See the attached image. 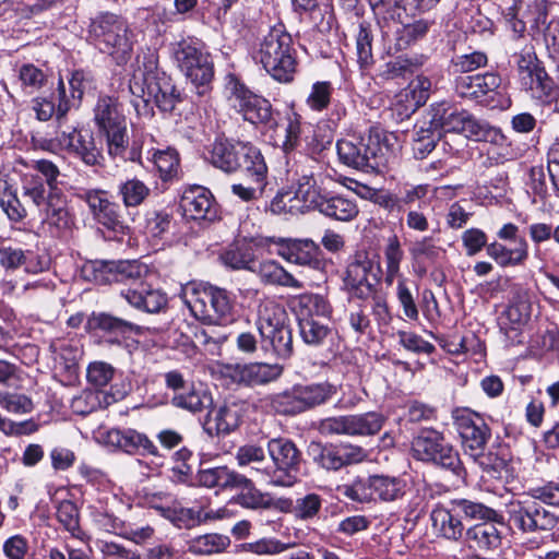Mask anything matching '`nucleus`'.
Here are the masks:
<instances>
[{
  "mask_svg": "<svg viewBox=\"0 0 559 559\" xmlns=\"http://www.w3.org/2000/svg\"><path fill=\"white\" fill-rule=\"evenodd\" d=\"M88 39L102 52L114 58L117 64L126 63L133 44L128 22L111 12H100L91 19Z\"/></svg>",
  "mask_w": 559,
  "mask_h": 559,
  "instance_id": "39448f33",
  "label": "nucleus"
},
{
  "mask_svg": "<svg viewBox=\"0 0 559 559\" xmlns=\"http://www.w3.org/2000/svg\"><path fill=\"white\" fill-rule=\"evenodd\" d=\"M466 535L479 549H496L501 543L500 532L492 522L479 523L468 528Z\"/></svg>",
  "mask_w": 559,
  "mask_h": 559,
  "instance_id": "09e8293b",
  "label": "nucleus"
},
{
  "mask_svg": "<svg viewBox=\"0 0 559 559\" xmlns=\"http://www.w3.org/2000/svg\"><path fill=\"white\" fill-rule=\"evenodd\" d=\"M266 129L274 132L273 141L276 146L285 153L293 152L300 143L301 117L289 110L282 119L276 116V124L267 126Z\"/></svg>",
  "mask_w": 559,
  "mask_h": 559,
  "instance_id": "393cba45",
  "label": "nucleus"
},
{
  "mask_svg": "<svg viewBox=\"0 0 559 559\" xmlns=\"http://www.w3.org/2000/svg\"><path fill=\"white\" fill-rule=\"evenodd\" d=\"M288 318L285 308L278 302L265 299L258 308L257 325L259 333H270L272 329L287 324Z\"/></svg>",
  "mask_w": 559,
  "mask_h": 559,
  "instance_id": "79ce46f5",
  "label": "nucleus"
},
{
  "mask_svg": "<svg viewBox=\"0 0 559 559\" xmlns=\"http://www.w3.org/2000/svg\"><path fill=\"white\" fill-rule=\"evenodd\" d=\"M430 92L431 81L427 76L417 75L396 95V103L401 106L400 115L409 117L426 104Z\"/></svg>",
  "mask_w": 559,
  "mask_h": 559,
  "instance_id": "a878e982",
  "label": "nucleus"
},
{
  "mask_svg": "<svg viewBox=\"0 0 559 559\" xmlns=\"http://www.w3.org/2000/svg\"><path fill=\"white\" fill-rule=\"evenodd\" d=\"M258 275L264 284L301 289L302 283L288 273L275 260H265L259 264Z\"/></svg>",
  "mask_w": 559,
  "mask_h": 559,
  "instance_id": "37998d69",
  "label": "nucleus"
},
{
  "mask_svg": "<svg viewBox=\"0 0 559 559\" xmlns=\"http://www.w3.org/2000/svg\"><path fill=\"white\" fill-rule=\"evenodd\" d=\"M198 481L206 488L234 489L250 485V478L226 466L201 469Z\"/></svg>",
  "mask_w": 559,
  "mask_h": 559,
  "instance_id": "7c9ffc66",
  "label": "nucleus"
},
{
  "mask_svg": "<svg viewBox=\"0 0 559 559\" xmlns=\"http://www.w3.org/2000/svg\"><path fill=\"white\" fill-rule=\"evenodd\" d=\"M382 415L376 412L329 417L320 423L323 435L372 436L383 426Z\"/></svg>",
  "mask_w": 559,
  "mask_h": 559,
  "instance_id": "4468645a",
  "label": "nucleus"
},
{
  "mask_svg": "<svg viewBox=\"0 0 559 559\" xmlns=\"http://www.w3.org/2000/svg\"><path fill=\"white\" fill-rule=\"evenodd\" d=\"M56 141L61 148L80 158L85 165L103 166L105 158L102 148L96 145L91 132L69 128L57 131Z\"/></svg>",
  "mask_w": 559,
  "mask_h": 559,
  "instance_id": "f3484780",
  "label": "nucleus"
},
{
  "mask_svg": "<svg viewBox=\"0 0 559 559\" xmlns=\"http://www.w3.org/2000/svg\"><path fill=\"white\" fill-rule=\"evenodd\" d=\"M160 74H166L158 69V56L156 51L142 50L135 58L133 74L129 82V91L133 97H143L144 87L156 81Z\"/></svg>",
  "mask_w": 559,
  "mask_h": 559,
  "instance_id": "412c9836",
  "label": "nucleus"
},
{
  "mask_svg": "<svg viewBox=\"0 0 559 559\" xmlns=\"http://www.w3.org/2000/svg\"><path fill=\"white\" fill-rule=\"evenodd\" d=\"M267 452L272 460L275 486H293L297 481L301 461V453L295 443L285 438H274L267 442Z\"/></svg>",
  "mask_w": 559,
  "mask_h": 559,
  "instance_id": "9b49d317",
  "label": "nucleus"
},
{
  "mask_svg": "<svg viewBox=\"0 0 559 559\" xmlns=\"http://www.w3.org/2000/svg\"><path fill=\"white\" fill-rule=\"evenodd\" d=\"M514 248L493 241L487 246V255L491 258L500 267H514L525 263L528 258V243L524 238H520Z\"/></svg>",
  "mask_w": 559,
  "mask_h": 559,
  "instance_id": "c9c22d12",
  "label": "nucleus"
},
{
  "mask_svg": "<svg viewBox=\"0 0 559 559\" xmlns=\"http://www.w3.org/2000/svg\"><path fill=\"white\" fill-rule=\"evenodd\" d=\"M255 241L260 247L275 245V253L290 263L308 266H317L320 263V247L311 239L260 237Z\"/></svg>",
  "mask_w": 559,
  "mask_h": 559,
  "instance_id": "dca6fc26",
  "label": "nucleus"
},
{
  "mask_svg": "<svg viewBox=\"0 0 559 559\" xmlns=\"http://www.w3.org/2000/svg\"><path fill=\"white\" fill-rule=\"evenodd\" d=\"M532 307L528 300L519 298L512 301L499 317V326L508 337L511 332L521 330L531 318Z\"/></svg>",
  "mask_w": 559,
  "mask_h": 559,
  "instance_id": "e433bc0d",
  "label": "nucleus"
},
{
  "mask_svg": "<svg viewBox=\"0 0 559 559\" xmlns=\"http://www.w3.org/2000/svg\"><path fill=\"white\" fill-rule=\"evenodd\" d=\"M246 142L216 139L211 146L210 162L217 168L234 173L239 169V158Z\"/></svg>",
  "mask_w": 559,
  "mask_h": 559,
  "instance_id": "2f4dec72",
  "label": "nucleus"
},
{
  "mask_svg": "<svg viewBox=\"0 0 559 559\" xmlns=\"http://www.w3.org/2000/svg\"><path fill=\"white\" fill-rule=\"evenodd\" d=\"M173 58L189 80L199 96L206 95L212 88L214 67L211 56L203 51L192 40H181L174 44Z\"/></svg>",
  "mask_w": 559,
  "mask_h": 559,
  "instance_id": "0eeeda50",
  "label": "nucleus"
},
{
  "mask_svg": "<svg viewBox=\"0 0 559 559\" xmlns=\"http://www.w3.org/2000/svg\"><path fill=\"white\" fill-rule=\"evenodd\" d=\"M180 297L194 318L205 324L226 325L234 319L233 300L223 288L192 282L182 286Z\"/></svg>",
  "mask_w": 559,
  "mask_h": 559,
  "instance_id": "20e7f679",
  "label": "nucleus"
},
{
  "mask_svg": "<svg viewBox=\"0 0 559 559\" xmlns=\"http://www.w3.org/2000/svg\"><path fill=\"white\" fill-rule=\"evenodd\" d=\"M454 510L453 501L448 506H437L431 511V521L435 531L450 540H457L462 537L464 525L460 519L459 511Z\"/></svg>",
  "mask_w": 559,
  "mask_h": 559,
  "instance_id": "c756f323",
  "label": "nucleus"
},
{
  "mask_svg": "<svg viewBox=\"0 0 559 559\" xmlns=\"http://www.w3.org/2000/svg\"><path fill=\"white\" fill-rule=\"evenodd\" d=\"M442 252V248L437 246L431 237L416 240L409 249V253L415 261L425 259L435 262Z\"/></svg>",
  "mask_w": 559,
  "mask_h": 559,
  "instance_id": "338daca9",
  "label": "nucleus"
},
{
  "mask_svg": "<svg viewBox=\"0 0 559 559\" xmlns=\"http://www.w3.org/2000/svg\"><path fill=\"white\" fill-rule=\"evenodd\" d=\"M117 194L127 209L138 207L150 197L151 189L144 181L132 177L117 186Z\"/></svg>",
  "mask_w": 559,
  "mask_h": 559,
  "instance_id": "49530a36",
  "label": "nucleus"
},
{
  "mask_svg": "<svg viewBox=\"0 0 559 559\" xmlns=\"http://www.w3.org/2000/svg\"><path fill=\"white\" fill-rule=\"evenodd\" d=\"M259 238L247 241L245 238L236 240L229 245L221 254L222 262L231 269H251V263L254 261V254L251 243L257 245Z\"/></svg>",
  "mask_w": 559,
  "mask_h": 559,
  "instance_id": "a19ab883",
  "label": "nucleus"
},
{
  "mask_svg": "<svg viewBox=\"0 0 559 559\" xmlns=\"http://www.w3.org/2000/svg\"><path fill=\"white\" fill-rule=\"evenodd\" d=\"M230 102L245 120L253 124H262L265 128L276 124L278 112L273 111L271 103L251 92L242 83L235 82L233 84Z\"/></svg>",
  "mask_w": 559,
  "mask_h": 559,
  "instance_id": "f8f14e48",
  "label": "nucleus"
},
{
  "mask_svg": "<svg viewBox=\"0 0 559 559\" xmlns=\"http://www.w3.org/2000/svg\"><path fill=\"white\" fill-rule=\"evenodd\" d=\"M103 442L127 453L157 454L154 443L134 429H109L100 435Z\"/></svg>",
  "mask_w": 559,
  "mask_h": 559,
  "instance_id": "aec40b11",
  "label": "nucleus"
},
{
  "mask_svg": "<svg viewBox=\"0 0 559 559\" xmlns=\"http://www.w3.org/2000/svg\"><path fill=\"white\" fill-rule=\"evenodd\" d=\"M487 55L483 51H473L455 57L452 60L454 72L467 73L483 68L487 64Z\"/></svg>",
  "mask_w": 559,
  "mask_h": 559,
  "instance_id": "774afa93",
  "label": "nucleus"
},
{
  "mask_svg": "<svg viewBox=\"0 0 559 559\" xmlns=\"http://www.w3.org/2000/svg\"><path fill=\"white\" fill-rule=\"evenodd\" d=\"M452 419L466 454L485 450L491 430L479 413L468 407H457L452 411Z\"/></svg>",
  "mask_w": 559,
  "mask_h": 559,
  "instance_id": "ddd939ff",
  "label": "nucleus"
},
{
  "mask_svg": "<svg viewBox=\"0 0 559 559\" xmlns=\"http://www.w3.org/2000/svg\"><path fill=\"white\" fill-rule=\"evenodd\" d=\"M532 499L514 500L507 509L508 522L512 530L521 533L551 531L558 518L542 507L536 500L546 504L559 507V484L548 483L530 490Z\"/></svg>",
  "mask_w": 559,
  "mask_h": 559,
  "instance_id": "f03ea898",
  "label": "nucleus"
},
{
  "mask_svg": "<svg viewBox=\"0 0 559 559\" xmlns=\"http://www.w3.org/2000/svg\"><path fill=\"white\" fill-rule=\"evenodd\" d=\"M282 371V367L276 364H236L226 366L225 376L236 383L253 386L276 380Z\"/></svg>",
  "mask_w": 559,
  "mask_h": 559,
  "instance_id": "a211bd4d",
  "label": "nucleus"
},
{
  "mask_svg": "<svg viewBox=\"0 0 559 559\" xmlns=\"http://www.w3.org/2000/svg\"><path fill=\"white\" fill-rule=\"evenodd\" d=\"M238 163L239 169L245 171L246 176L262 191L266 185L267 166L261 151L246 142Z\"/></svg>",
  "mask_w": 559,
  "mask_h": 559,
  "instance_id": "f704fd0d",
  "label": "nucleus"
},
{
  "mask_svg": "<svg viewBox=\"0 0 559 559\" xmlns=\"http://www.w3.org/2000/svg\"><path fill=\"white\" fill-rule=\"evenodd\" d=\"M152 160L162 180H168L176 176L179 168V157L174 148L154 152Z\"/></svg>",
  "mask_w": 559,
  "mask_h": 559,
  "instance_id": "13d9d810",
  "label": "nucleus"
},
{
  "mask_svg": "<svg viewBox=\"0 0 559 559\" xmlns=\"http://www.w3.org/2000/svg\"><path fill=\"white\" fill-rule=\"evenodd\" d=\"M87 326L91 330H99L109 334H124L136 328L130 321L105 312L93 313L87 320Z\"/></svg>",
  "mask_w": 559,
  "mask_h": 559,
  "instance_id": "de8ad7c7",
  "label": "nucleus"
},
{
  "mask_svg": "<svg viewBox=\"0 0 559 559\" xmlns=\"http://www.w3.org/2000/svg\"><path fill=\"white\" fill-rule=\"evenodd\" d=\"M318 211L335 221L349 222L358 215L355 200L344 195H324Z\"/></svg>",
  "mask_w": 559,
  "mask_h": 559,
  "instance_id": "ea45409f",
  "label": "nucleus"
},
{
  "mask_svg": "<svg viewBox=\"0 0 559 559\" xmlns=\"http://www.w3.org/2000/svg\"><path fill=\"white\" fill-rule=\"evenodd\" d=\"M296 313L299 335L311 346L321 345L330 334V328L323 322L331 313L329 302L320 295L302 294L292 299Z\"/></svg>",
  "mask_w": 559,
  "mask_h": 559,
  "instance_id": "423d86ee",
  "label": "nucleus"
},
{
  "mask_svg": "<svg viewBox=\"0 0 559 559\" xmlns=\"http://www.w3.org/2000/svg\"><path fill=\"white\" fill-rule=\"evenodd\" d=\"M478 119L465 110H455L449 122L445 123L444 132L462 133L472 139Z\"/></svg>",
  "mask_w": 559,
  "mask_h": 559,
  "instance_id": "0e129e2a",
  "label": "nucleus"
},
{
  "mask_svg": "<svg viewBox=\"0 0 559 559\" xmlns=\"http://www.w3.org/2000/svg\"><path fill=\"white\" fill-rule=\"evenodd\" d=\"M345 498L356 502H370L374 500L373 476L358 478L352 484H345L337 488Z\"/></svg>",
  "mask_w": 559,
  "mask_h": 559,
  "instance_id": "5fc2aeb1",
  "label": "nucleus"
},
{
  "mask_svg": "<svg viewBox=\"0 0 559 559\" xmlns=\"http://www.w3.org/2000/svg\"><path fill=\"white\" fill-rule=\"evenodd\" d=\"M333 87L330 82H316L306 99L308 107L316 111H322L330 105Z\"/></svg>",
  "mask_w": 559,
  "mask_h": 559,
  "instance_id": "e2e57ef3",
  "label": "nucleus"
},
{
  "mask_svg": "<svg viewBox=\"0 0 559 559\" xmlns=\"http://www.w3.org/2000/svg\"><path fill=\"white\" fill-rule=\"evenodd\" d=\"M106 136L107 153L112 158L122 160L141 162V146L136 141L129 150V138L127 133V123L116 128L103 131Z\"/></svg>",
  "mask_w": 559,
  "mask_h": 559,
  "instance_id": "cd10ccee",
  "label": "nucleus"
},
{
  "mask_svg": "<svg viewBox=\"0 0 559 559\" xmlns=\"http://www.w3.org/2000/svg\"><path fill=\"white\" fill-rule=\"evenodd\" d=\"M116 369L108 362L95 360L86 368L87 382L95 388L108 385L114 379Z\"/></svg>",
  "mask_w": 559,
  "mask_h": 559,
  "instance_id": "052dcab7",
  "label": "nucleus"
},
{
  "mask_svg": "<svg viewBox=\"0 0 559 559\" xmlns=\"http://www.w3.org/2000/svg\"><path fill=\"white\" fill-rule=\"evenodd\" d=\"M229 543L227 536L210 533L190 539L188 550L194 555H211L223 551Z\"/></svg>",
  "mask_w": 559,
  "mask_h": 559,
  "instance_id": "8fccbe9b",
  "label": "nucleus"
},
{
  "mask_svg": "<svg viewBox=\"0 0 559 559\" xmlns=\"http://www.w3.org/2000/svg\"><path fill=\"white\" fill-rule=\"evenodd\" d=\"M180 207L187 218L212 219L216 215L214 198L209 189L201 186H193L185 190Z\"/></svg>",
  "mask_w": 559,
  "mask_h": 559,
  "instance_id": "4be33fe9",
  "label": "nucleus"
},
{
  "mask_svg": "<svg viewBox=\"0 0 559 559\" xmlns=\"http://www.w3.org/2000/svg\"><path fill=\"white\" fill-rule=\"evenodd\" d=\"M381 273L378 261L366 252H357L345 270V289L352 297L368 299L376 294Z\"/></svg>",
  "mask_w": 559,
  "mask_h": 559,
  "instance_id": "9d476101",
  "label": "nucleus"
},
{
  "mask_svg": "<svg viewBox=\"0 0 559 559\" xmlns=\"http://www.w3.org/2000/svg\"><path fill=\"white\" fill-rule=\"evenodd\" d=\"M373 476L374 500L392 502L402 499L406 492V481L399 476L377 474Z\"/></svg>",
  "mask_w": 559,
  "mask_h": 559,
  "instance_id": "a18cd8bd",
  "label": "nucleus"
},
{
  "mask_svg": "<svg viewBox=\"0 0 559 559\" xmlns=\"http://www.w3.org/2000/svg\"><path fill=\"white\" fill-rule=\"evenodd\" d=\"M441 139L438 131L431 130L428 126H424V122L419 120L415 126V138L413 144V151L415 157L425 158L431 153L438 141Z\"/></svg>",
  "mask_w": 559,
  "mask_h": 559,
  "instance_id": "3c124183",
  "label": "nucleus"
},
{
  "mask_svg": "<svg viewBox=\"0 0 559 559\" xmlns=\"http://www.w3.org/2000/svg\"><path fill=\"white\" fill-rule=\"evenodd\" d=\"M468 455L492 477H500L501 473L507 468V461L497 453H485L484 450H476Z\"/></svg>",
  "mask_w": 559,
  "mask_h": 559,
  "instance_id": "680f3d73",
  "label": "nucleus"
},
{
  "mask_svg": "<svg viewBox=\"0 0 559 559\" xmlns=\"http://www.w3.org/2000/svg\"><path fill=\"white\" fill-rule=\"evenodd\" d=\"M120 296L135 309L151 313L158 312L167 304L164 293L143 283H140L136 287L121 289Z\"/></svg>",
  "mask_w": 559,
  "mask_h": 559,
  "instance_id": "bb28decb",
  "label": "nucleus"
},
{
  "mask_svg": "<svg viewBox=\"0 0 559 559\" xmlns=\"http://www.w3.org/2000/svg\"><path fill=\"white\" fill-rule=\"evenodd\" d=\"M372 36L367 26L359 25V31L356 36V56L359 68L365 71L373 63L372 56Z\"/></svg>",
  "mask_w": 559,
  "mask_h": 559,
  "instance_id": "bf43d9fd",
  "label": "nucleus"
},
{
  "mask_svg": "<svg viewBox=\"0 0 559 559\" xmlns=\"http://www.w3.org/2000/svg\"><path fill=\"white\" fill-rule=\"evenodd\" d=\"M431 26L427 20H417L409 24H404L396 31L397 46L403 49L417 40L424 38Z\"/></svg>",
  "mask_w": 559,
  "mask_h": 559,
  "instance_id": "4d7b16f0",
  "label": "nucleus"
},
{
  "mask_svg": "<svg viewBox=\"0 0 559 559\" xmlns=\"http://www.w3.org/2000/svg\"><path fill=\"white\" fill-rule=\"evenodd\" d=\"M94 120L102 131L126 123V117L118 99L111 96L98 98L94 108Z\"/></svg>",
  "mask_w": 559,
  "mask_h": 559,
  "instance_id": "58836bf2",
  "label": "nucleus"
},
{
  "mask_svg": "<svg viewBox=\"0 0 559 559\" xmlns=\"http://www.w3.org/2000/svg\"><path fill=\"white\" fill-rule=\"evenodd\" d=\"M95 280L102 283H128L141 278L145 266L136 260L102 261L95 269Z\"/></svg>",
  "mask_w": 559,
  "mask_h": 559,
  "instance_id": "b1692460",
  "label": "nucleus"
},
{
  "mask_svg": "<svg viewBox=\"0 0 559 559\" xmlns=\"http://www.w3.org/2000/svg\"><path fill=\"white\" fill-rule=\"evenodd\" d=\"M454 510L459 511L460 515L464 514L471 519L492 520L496 518L497 512L481 503L473 502L466 499L452 500Z\"/></svg>",
  "mask_w": 559,
  "mask_h": 559,
  "instance_id": "69168bd1",
  "label": "nucleus"
},
{
  "mask_svg": "<svg viewBox=\"0 0 559 559\" xmlns=\"http://www.w3.org/2000/svg\"><path fill=\"white\" fill-rule=\"evenodd\" d=\"M151 508L178 528H191L205 520L222 518L221 511H210L202 514L201 511H195L190 508L164 507L158 504H153Z\"/></svg>",
  "mask_w": 559,
  "mask_h": 559,
  "instance_id": "473e14b6",
  "label": "nucleus"
},
{
  "mask_svg": "<svg viewBox=\"0 0 559 559\" xmlns=\"http://www.w3.org/2000/svg\"><path fill=\"white\" fill-rule=\"evenodd\" d=\"M403 257L404 252L399 237L396 235L390 236L384 248L385 283L388 285H392L394 278L400 275V264Z\"/></svg>",
  "mask_w": 559,
  "mask_h": 559,
  "instance_id": "603ef678",
  "label": "nucleus"
},
{
  "mask_svg": "<svg viewBox=\"0 0 559 559\" xmlns=\"http://www.w3.org/2000/svg\"><path fill=\"white\" fill-rule=\"evenodd\" d=\"M413 456L419 461L432 462L450 469L457 477L466 475L459 453L445 442L443 435L437 430L425 429L412 441Z\"/></svg>",
  "mask_w": 559,
  "mask_h": 559,
  "instance_id": "1a4fd4ad",
  "label": "nucleus"
},
{
  "mask_svg": "<svg viewBox=\"0 0 559 559\" xmlns=\"http://www.w3.org/2000/svg\"><path fill=\"white\" fill-rule=\"evenodd\" d=\"M455 108L447 102L431 104L426 114L420 119L424 126H428L431 130L438 131L440 135L445 130V123L449 122Z\"/></svg>",
  "mask_w": 559,
  "mask_h": 559,
  "instance_id": "864d4df0",
  "label": "nucleus"
},
{
  "mask_svg": "<svg viewBox=\"0 0 559 559\" xmlns=\"http://www.w3.org/2000/svg\"><path fill=\"white\" fill-rule=\"evenodd\" d=\"M255 58L274 80L281 83L293 81L297 68V50L292 35L283 24L271 27L262 37Z\"/></svg>",
  "mask_w": 559,
  "mask_h": 559,
  "instance_id": "7ed1b4c3",
  "label": "nucleus"
},
{
  "mask_svg": "<svg viewBox=\"0 0 559 559\" xmlns=\"http://www.w3.org/2000/svg\"><path fill=\"white\" fill-rule=\"evenodd\" d=\"M336 394V386L328 381L295 384L271 397L272 408L283 415H296L326 403Z\"/></svg>",
  "mask_w": 559,
  "mask_h": 559,
  "instance_id": "6e6552de",
  "label": "nucleus"
},
{
  "mask_svg": "<svg viewBox=\"0 0 559 559\" xmlns=\"http://www.w3.org/2000/svg\"><path fill=\"white\" fill-rule=\"evenodd\" d=\"M123 397V393L102 390H84L73 397L71 408L79 415H88L97 409L107 408Z\"/></svg>",
  "mask_w": 559,
  "mask_h": 559,
  "instance_id": "72a5a7b5",
  "label": "nucleus"
},
{
  "mask_svg": "<svg viewBox=\"0 0 559 559\" xmlns=\"http://www.w3.org/2000/svg\"><path fill=\"white\" fill-rule=\"evenodd\" d=\"M262 338V347L271 350L280 358H288L293 354V334L287 324L275 328L270 333L260 334Z\"/></svg>",
  "mask_w": 559,
  "mask_h": 559,
  "instance_id": "c03bdc74",
  "label": "nucleus"
},
{
  "mask_svg": "<svg viewBox=\"0 0 559 559\" xmlns=\"http://www.w3.org/2000/svg\"><path fill=\"white\" fill-rule=\"evenodd\" d=\"M242 416L243 403L225 401L209 412L204 429L210 436L229 435L239 427Z\"/></svg>",
  "mask_w": 559,
  "mask_h": 559,
  "instance_id": "6ab92c4d",
  "label": "nucleus"
},
{
  "mask_svg": "<svg viewBox=\"0 0 559 559\" xmlns=\"http://www.w3.org/2000/svg\"><path fill=\"white\" fill-rule=\"evenodd\" d=\"M170 402L177 408L197 414L212 406L213 397L207 390L190 384L185 391L173 395Z\"/></svg>",
  "mask_w": 559,
  "mask_h": 559,
  "instance_id": "4c0bfd02",
  "label": "nucleus"
},
{
  "mask_svg": "<svg viewBox=\"0 0 559 559\" xmlns=\"http://www.w3.org/2000/svg\"><path fill=\"white\" fill-rule=\"evenodd\" d=\"M501 85V78L497 73L464 75L455 79V92L460 97L468 99H483L496 93Z\"/></svg>",
  "mask_w": 559,
  "mask_h": 559,
  "instance_id": "5701e85b",
  "label": "nucleus"
},
{
  "mask_svg": "<svg viewBox=\"0 0 559 559\" xmlns=\"http://www.w3.org/2000/svg\"><path fill=\"white\" fill-rule=\"evenodd\" d=\"M151 102H154L162 111H173L180 102V93L177 91L171 78L160 74L156 81L144 87L143 97H134L131 103L139 116L152 115Z\"/></svg>",
  "mask_w": 559,
  "mask_h": 559,
  "instance_id": "2eb2a0df",
  "label": "nucleus"
},
{
  "mask_svg": "<svg viewBox=\"0 0 559 559\" xmlns=\"http://www.w3.org/2000/svg\"><path fill=\"white\" fill-rule=\"evenodd\" d=\"M43 222L58 233L67 231L71 228L73 219L68 211L67 198L62 191H48Z\"/></svg>",
  "mask_w": 559,
  "mask_h": 559,
  "instance_id": "c85d7f7f",
  "label": "nucleus"
},
{
  "mask_svg": "<svg viewBox=\"0 0 559 559\" xmlns=\"http://www.w3.org/2000/svg\"><path fill=\"white\" fill-rule=\"evenodd\" d=\"M336 150L341 162L349 167L381 171L396 158L400 143L396 134L371 126L365 135L337 141Z\"/></svg>",
  "mask_w": 559,
  "mask_h": 559,
  "instance_id": "f257e3e1",
  "label": "nucleus"
},
{
  "mask_svg": "<svg viewBox=\"0 0 559 559\" xmlns=\"http://www.w3.org/2000/svg\"><path fill=\"white\" fill-rule=\"evenodd\" d=\"M521 86L532 92L533 96L542 97L548 95L551 91V80L546 71L538 67L535 70L524 72L519 76Z\"/></svg>",
  "mask_w": 559,
  "mask_h": 559,
  "instance_id": "6e6d98bb",
  "label": "nucleus"
}]
</instances>
